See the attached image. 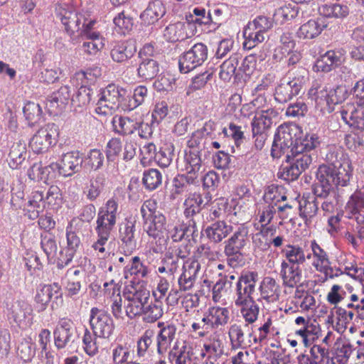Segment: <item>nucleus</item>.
Instances as JSON below:
<instances>
[{
  "mask_svg": "<svg viewBox=\"0 0 364 364\" xmlns=\"http://www.w3.org/2000/svg\"><path fill=\"white\" fill-rule=\"evenodd\" d=\"M326 27L322 18L309 20L301 26L298 31L299 38L312 39L318 36L323 29Z\"/></svg>",
  "mask_w": 364,
  "mask_h": 364,
  "instance_id": "obj_42",
  "label": "nucleus"
},
{
  "mask_svg": "<svg viewBox=\"0 0 364 364\" xmlns=\"http://www.w3.org/2000/svg\"><path fill=\"white\" fill-rule=\"evenodd\" d=\"M176 330V327L173 324H168L159 330L156 341L159 355H163L170 348L175 338Z\"/></svg>",
  "mask_w": 364,
  "mask_h": 364,
  "instance_id": "obj_35",
  "label": "nucleus"
},
{
  "mask_svg": "<svg viewBox=\"0 0 364 364\" xmlns=\"http://www.w3.org/2000/svg\"><path fill=\"white\" fill-rule=\"evenodd\" d=\"M117 209V202L111 198L99 210L95 228L97 234L110 236L111 232L116 224Z\"/></svg>",
  "mask_w": 364,
  "mask_h": 364,
  "instance_id": "obj_9",
  "label": "nucleus"
},
{
  "mask_svg": "<svg viewBox=\"0 0 364 364\" xmlns=\"http://www.w3.org/2000/svg\"><path fill=\"white\" fill-rule=\"evenodd\" d=\"M55 16L70 36L75 33L80 35L85 28H92L95 23V20L88 19L85 14L78 13L73 6L67 4L56 5Z\"/></svg>",
  "mask_w": 364,
  "mask_h": 364,
  "instance_id": "obj_1",
  "label": "nucleus"
},
{
  "mask_svg": "<svg viewBox=\"0 0 364 364\" xmlns=\"http://www.w3.org/2000/svg\"><path fill=\"white\" fill-rule=\"evenodd\" d=\"M317 197H309L302 198L299 202V215L308 225L311 223L313 218L316 215L318 210V202Z\"/></svg>",
  "mask_w": 364,
  "mask_h": 364,
  "instance_id": "obj_40",
  "label": "nucleus"
},
{
  "mask_svg": "<svg viewBox=\"0 0 364 364\" xmlns=\"http://www.w3.org/2000/svg\"><path fill=\"white\" fill-rule=\"evenodd\" d=\"M258 273L254 271L242 272L233 287L235 305H245L255 301Z\"/></svg>",
  "mask_w": 364,
  "mask_h": 364,
  "instance_id": "obj_5",
  "label": "nucleus"
},
{
  "mask_svg": "<svg viewBox=\"0 0 364 364\" xmlns=\"http://www.w3.org/2000/svg\"><path fill=\"white\" fill-rule=\"evenodd\" d=\"M282 188L275 185L267 187L263 196L264 203L278 207L281 202L287 200V196L282 193Z\"/></svg>",
  "mask_w": 364,
  "mask_h": 364,
  "instance_id": "obj_56",
  "label": "nucleus"
},
{
  "mask_svg": "<svg viewBox=\"0 0 364 364\" xmlns=\"http://www.w3.org/2000/svg\"><path fill=\"white\" fill-rule=\"evenodd\" d=\"M328 349L320 345H314L310 350V355L307 361L315 364H328L329 363Z\"/></svg>",
  "mask_w": 364,
  "mask_h": 364,
  "instance_id": "obj_61",
  "label": "nucleus"
},
{
  "mask_svg": "<svg viewBox=\"0 0 364 364\" xmlns=\"http://www.w3.org/2000/svg\"><path fill=\"white\" fill-rule=\"evenodd\" d=\"M235 306L240 308V314L245 320L244 323L250 326L257 321L260 309L255 300L250 301V303H247L245 305L238 304Z\"/></svg>",
  "mask_w": 364,
  "mask_h": 364,
  "instance_id": "obj_55",
  "label": "nucleus"
},
{
  "mask_svg": "<svg viewBox=\"0 0 364 364\" xmlns=\"http://www.w3.org/2000/svg\"><path fill=\"white\" fill-rule=\"evenodd\" d=\"M27 156L26 145L24 142L14 143L9 154L8 162L9 166L13 168H17L23 164Z\"/></svg>",
  "mask_w": 364,
  "mask_h": 364,
  "instance_id": "obj_46",
  "label": "nucleus"
},
{
  "mask_svg": "<svg viewBox=\"0 0 364 364\" xmlns=\"http://www.w3.org/2000/svg\"><path fill=\"white\" fill-rule=\"evenodd\" d=\"M58 135V127L54 123H48L39 129L31 137L29 146L36 154L45 153L55 144Z\"/></svg>",
  "mask_w": 364,
  "mask_h": 364,
  "instance_id": "obj_7",
  "label": "nucleus"
},
{
  "mask_svg": "<svg viewBox=\"0 0 364 364\" xmlns=\"http://www.w3.org/2000/svg\"><path fill=\"white\" fill-rule=\"evenodd\" d=\"M127 90L114 84H109L102 90L95 111L102 115L112 114L121 105Z\"/></svg>",
  "mask_w": 364,
  "mask_h": 364,
  "instance_id": "obj_4",
  "label": "nucleus"
},
{
  "mask_svg": "<svg viewBox=\"0 0 364 364\" xmlns=\"http://www.w3.org/2000/svg\"><path fill=\"white\" fill-rule=\"evenodd\" d=\"M295 323L298 326L295 334L300 337L305 347L310 346L318 337V328L311 323L309 319L303 316L297 317L295 319Z\"/></svg>",
  "mask_w": 364,
  "mask_h": 364,
  "instance_id": "obj_20",
  "label": "nucleus"
},
{
  "mask_svg": "<svg viewBox=\"0 0 364 364\" xmlns=\"http://www.w3.org/2000/svg\"><path fill=\"white\" fill-rule=\"evenodd\" d=\"M92 29L85 28L80 36H85L87 39L82 43L83 51L89 55H95L103 48L105 43L100 33Z\"/></svg>",
  "mask_w": 364,
  "mask_h": 364,
  "instance_id": "obj_37",
  "label": "nucleus"
},
{
  "mask_svg": "<svg viewBox=\"0 0 364 364\" xmlns=\"http://www.w3.org/2000/svg\"><path fill=\"white\" fill-rule=\"evenodd\" d=\"M105 294L109 296L111 311L116 318H123L122 299L120 294V288L114 279L104 284Z\"/></svg>",
  "mask_w": 364,
  "mask_h": 364,
  "instance_id": "obj_22",
  "label": "nucleus"
},
{
  "mask_svg": "<svg viewBox=\"0 0 364 364\" xmlns=\"http://www.w3.org/2000/svg\"><path fill=\"white\" fill-rule=\"evenodd\" d=\"M241 56L237 53H232L220 67L219 76L224 81H229L235 75Z\"/></svg>",
  "mask_w": 364,
  "mask_h": 364,
  "instance_id": "obj_50",
  "label": "nucleus"
},
{
  "mask_svg": "<svg viewBox=\"0 0 364 364\" xmlns=\"http://www.w3.org/2000/svg\"><path fill=\"white\" fill-rule=\"evenodd\" d=\"M141 213L144 220V230L149 236L160 238L166 230V218L158 210L155 200H146L141 207Z\"/></svg>",
  "mask_w": 364,
  "mask_h": 364,
  "instance_id": "obj_2",
  "label": "nucleus"
},
{
  "mask_svg": "<svg viewBox=\"0 0 364 364\" xmlns=\"http://www.w3.org/2000/svg\"><path fill=\"white\" fill-rule=\"evenodd\" d=\"M41 244L48 259H57L58 260L59 253L57 252V244L51 235L46 233L44 235H42Z\"/></svg>",
  "mask_w": 364,
  "mask_h": 364,
  "instance_id": "obj_62",
  "label": "nucleus"
},
{
  "mask_svg": "<svg viewBox=\"0 0 364 364\" xmlns=\"http://www.w3.org/2000/svg\"><path fill=\"white\" fill-rule=\"evenodd\" d=\"M127 301L124 306L126 315L133 318L143 312L145 305L150 300V291L145 287L140 284L132 286L124 293Z\"/></svg>",
  "mask_w": 364,
  "mask_h": 364,
  "instance_id": "obj_6",
  "label": "nucleus"
},
{
  "mask_svg": "<svg viewBox=\"0 0 364 364\" xmlns=\"http://www.w3.org/2000/svg\"><path fill=\"white\" fill-rule=\"evenodd\" d=\"M259 301L263 300L267 303H274L279 300L280 287L277 281L270 277L263 278L259 286Z\"/></svg>",
  "mask_w": 364,
  "mask_h": 364,
  "instance_id": "obj_24",
  "label": "nucleus"
},
{
  "mask_svg": "<svg viewBox=\"0 0 364 364\" xmlns=\"http://www.w3.org/2000/svg\"><path fill=\"white\" fill-rule=\"evenodd\" d=\"M320 144L319 137L315 134H308L304 139H295V151L306 152L316 149Z\"/></svg>",
  "mask_w": 364,
  "mask_h": 364,
  "instance_id": "obj_58",
  "label": "nucleus"
},
{
  "mask_svg": "<svg viewBox=\"0 0 364 364\" xmlns=\"http://www.w3.org/2000/svg\"><path fill=\"white\" fill-rule=\"evenodd\" d=\"M197 178L188 174L178 175L173 180L174 193L183 194L188 192L191 186L196 183Z\"/></svg>",
  "mask_w": 364,
  "mask_h": 364,
  "instance_id": "obj_63",
  "label": "nucleus"
},
{
  "mask_svg": "<svg viewBox=\"0 0 364 364\" xmlns=\"http://www.w3.org/2000/svg\"><path fill=\"white\" fill-rule=\"evenodd\" d=\"M318 11L320 14L323 16L335 18H345L349 13L347 6L338 3L322 5L319 7Z\"/></svg>",
  "mask_w": 364,
  "mask_h": 364,
  "instance_id": "obj_52",
  "label": "nucleus"
},
{
  "mask_svg": "<svg viewBox=\"0 0 364 364\" xmlns=\"http://www.w3.org/2000/svg\"><path fill=\"white\" fill-rule=\"evenodd\" d=\"M93 94L94 92L91 88L81 86L71 99L73 105L77 107H86L91 102Z\"/></svg>",
  "mask_w": 364,
  "mask_h": 364,
  "instance_id": "obj_59",
  "label": "nucleus"
},
{
  "mask_svg": "<svg viewBox=\"0 0 364 364\" xmlns=\"http://www.w3.org/2000/svg\"><path fill=\"white\" fill-rule=\"evenodd\" d=\"M313 259L312 265L316 271H323L325 267L330 265V259L327 252L316 242L311 241L310 245Z\"/></svg>",
  "mask_w": 364,
  "mask_h": 364,
  "instance_id": "obj_49",
  "label": "nucleus"
},
{
  "mask_svg": "<svg viewBox=\"0 0 364 364\" xmlns=\"http://www.w3.org/2000/svg\"><path fill=\"white\" fill-rule=\"evenodd\" d=\"M277 112L270 108L256 113L252 121V134L266 133L272 124V119L277 116Z\"/></svg>",
  "mask_w": 364,
  "mask_h": 364,
  "instance_id": "obj_27",
  "label": "nucleus"
},
{
  "mask_svg": "<svg viewBox=\"0 0 364 364\" xmlns=\"http://www.w3.org/2000/svg\"><path fill=\"white\" fill-rule=\"evenodd\" d=\"M55 345L58 349L70 346L75 339L73 322L68 318H62L54 331Z\"/></svg>",
  "mask_w": 364,
  "mask_h": 364,
  "instance_id": "obj_18",
  "label": "nucleus"
},
{
  "mask_svg": "<svg viewBox=\"0 0 364 364\" xmlns=\"http://www.w3.org/2000/svg\"><path fill=\"white\" fill-rule=\"evenodd\" d=\"M299 14V7L296 5H284L277 9L274 14V18L279 23H284L296 18Z\"/></svg>",
  "mask_w": 364,
  "mask_h": 364,
  "instance_id": "obj_57",
  "label": "nucleus"
},
{
  "mask_svg": "<svg viewBox=\"0 0 364 364\" xmlns=\"http://www.w3.org/2000/svg\"><path fill=\"white\" fill-rule=\"evenodd\" d=\"M166 14V7L159 0L149 3L146 9L141 14L140 18L144 25H153Z\"/></svg>",
  "mask_w": 364,
  "mask_h": 364,
  "instance_id": "obj_33",
  "label": "nucleus"
},
{
  "mask_svg": "<svg viewBox=\"0 0 364 364\" xmlns=\"http://www.w3.org/2000/svg\"><path fill=\"white\" fill-rule=\"evenodd\" d=\"M204 321L210 326L212 329L225 326L229 320V310L225 307L212 306L204 314Z\"/></svg>",
  "mask_w": 364,
  "mask_h": 364,
  "instance_id": "obj_31",
  "label": "nucleus"
},
{
  "mask_svg": "<svg viewBox=\"0 0 364 364\" xmlns=\"http://www.w3.org/2000/svg\"><path fill=\"white\" fill-rule=\"evenodd\" d=\"M230 237L225 241V247L242 250L249 242V230L245 224L233 225Z\"/></svg>",
  "mask_w": 364,
  "mask_h": 364,
  "instance_id": "obj_32",
  "label": "nucleus"
},
{
  "mask_svg": "<svg viewBox=\"0 0 364 364\" xmlns=\"http://www.w3.org/2000/svg\"><path fill=\"white\" fill-rule=\"evenodd\" d=\"M82 160L78 151H70L63 154L60 164L52 163L49 167L52 170H58L60 175L67 177L77 172L81 167Z\"/></svg>",
  "mask_w": 364,
  "mask_h": 364,
  "instance_id": "obj_15",
  "label": "nucleus"
},
{
  "mask_svg": "<svg viewBox=\"0 0 364 364\" xmlns=\"http://www.w3.org/2000/svg\"><path fill=\"white\" fill-rule=\"evenodd\" d=\"M6 309L8 314L11 316L14 321L18 325L24 322L27 316L30 315L32 311L31 306L25 301L7 302Z\"/></svg>",
  "mask_w": 364,
  "mask_h": 364,
  "instance_id": "obj_38",
  "label": "nucleus"
},
{
  "mask_svg": "<svg viewBox=\"0 0 364 364\" xmlns=\"http://www.w3.org/2000/svg\"><path fill=\"white\" fill-rule=\"evenodd\" d=\"M177 166L181 171H185L186 174L198 178L201 168V159L198 152L196 151L186 152L183 159H178Z\"/></svg>",
  "mask_w": 364,
  "mask_h": 364,
  "instance_id": "obj_23",
  "label": "nucleus"
},
{
  "mask_svg": "<svg viewBox=\"0 0 364 364\" xmlns=\"http://www.w3.org/2000/svg\"><path fill=\"white\" fill-rule=\"evenodd\" d=\"M333 185L336 186V178L332 164L319 166L316 171V181L313 186L314 196L326 198L331 193H334Z\"/></svg>",
  "mask_w": 364,
  "mask_h": 364,
  "instance_id": "obj_10",
  "label": "nucleus"
},
{
  "mask_svg": "<svg viewBox=\"0 0 364 364\" xmlns=\"http://www.w3.org/2000/svg\"><path fill=\"white\" fill-rule=\"evenodd\" d=\"M60 295V287L58 283L43 286L37 291L35 297L38 311H44L53 296L58 298Z\"/></svg>",
  "mask_w": 364,
  "mask_h": 364,
  "instance_id": "obj_30",
  "label": "nucleus"
},
{
  "mask_svg": "<svg viewBox=\"0 0 364 364\" xmlns=\"http://www.w3.org/2000/svg\"><path fill=\"white\" fill-rule=\"evenodd\" d=\"M150 271L147 265L143 263L139 257H132L124 270V277L128 279L129 274L137 278H146Z\"/></svg>",
  "mask_w": 364,
  "mask_h": 364,
  "instance_id": "obj_43",
  "label": "nucleus"
},
{
  "mask_svg": "<svg viewBox=\"0 0 364 364\" xmlns=\"http://www.w3.org/2000/svg\"><path fill=\"white\" fill-rule=\"evenodd\" d=\"M213 14L208 11L206 14L205 9L203 8H195L193 13L189 16H186L187 22L192 23H197L198 25H208L213 22Z\"/></svg>",
  "mask_w": 364,
  "mask_h": 364,
  "instance_id": "obj_60",
  "label": "nucleus"
},
{
  "mask_svg": "<svg viewBox=\"0 0 364 364\" xmlns=\"http://www.w3.org/2000/svg\"><path fill=\"white\" fill-rule=\"evenodd\" d=\"M70 97V90L68 86H62L57 91L48 97L46 107L50 114H57L62 111L68 103Z\"/></svg>",
  "mask_w": 364,
  "mask_h": 364,
  "instance_id": "obj_25",
  "label": "nucleus"
},
{
  "mask_svg": "<svg viewBox=\"0 0 364 364\" xmlns=\"http://www.w3.org/2000/svg\"><path fill=\"white\" fill-rule=\"evenodd\" d=\"M295 139L289 127L280 126L274 135L272 146L271 154L273 158H280L286 155L289 159L291 154L296 153Z\"/></svg>",
  "mask_w": 364,
  "mask_h": 364,
  "instance_id": "obj_8",
  "label": "nucleus"
},
{
  "mask_svg": "<svg viewBox=\"0 0 364 364\" xmlns=\"http://www.w3.org/2000/svg\"><path fill=\"white\" fill-rule=\"evenodd\" d=\"M233 231V225L224 220H218L205 230L207 237L214 243H220Z\"/></svg>",
  "mask_w": 364,
  "mask_h": 364,
  "instance_id": "obj_28",
  "label": "nucleus"
},
{
  "mask_svg": "<svg viewBox=\"0 0 364 364\" xmlns=\"http://www.w3.org/2000/svg\"><path fill=\"white\" fill-rule=\"evenodd\" d=\"M90 323L94 336L96 337L108 338L114 329L113 322L109 315L97 308L91 309Z\"/></svg>",
  "mask_w": 364,
  "mask_h": 364,
  "instance_id": "obj_13",
  "label": "nucleus"
},
{
  "mask_svg": "<svg viewBox=\"0 0 364 364\" xmlns=\"http://www.w3.org/2000/svg\"><path fill=\"white\" fill-rule=\"evenodd\" d=\"M203 198L200 193H190L183 203L184 215L189 220L193 219V217L199 213L203 205Z\"/></svg>",
  "mask_w": 364,
  "mask_h": 364,
  "instance_id": "obj_48",
  "label": "nucleus"
},
{
  "mask_svg": "<svg viewBox=\"0 0 364 364\" xmlns=\"http://www.w3.org/2000/svg\"><path fill=\"white\" fill-rule=\"evenodd\" d=\"M197 231L196 223L193 219L188 220L186 224H178L168 230V234L173 242L181 241L186 235L193 236Z\"/></svg>",
  "mask_w": 364,
  "mask_h": 364,
  "instance_id": "obj_47",
  "label": "nucleus"
},
{
  "mask_svg": "<svg viewBox=\"0 0 364 364\" xmlns=\"http://www.w3.org/2000/svg\"><path fill=\"white\" fill-rule=\"evenodd\" d=\"M159 72V64L153 58H146L144 60H141L137 68V75L142 80L154 79Z\"/></svg>",
  "mask_w": 364,
  "mask_h": 364,
  "instance_id": "obj_41",
  "label": "nucleus"
},
{
  "mask_svg": "<svg viewBox=\"0 0 364 364\" xmlns=\"http://www.w3.org/2000/svg\"><path fill=\"white\" fill-rule=\"evenodd\" d=\"M136 52L135 42L126 41L117 43L110 50V56L114 62L123 63L131 59Z\"/></svg>",
  "mask_w": 364,
  "mask_h": 364,
  "instance_id": "obj_26",
  "label": "nucleus"
},
{
  "mask_svg": "<svg viewBox=\"0 0 364 364\" xmlns=\"http://www.w3.org/2000/svg\"><path fill=\"white\" fill-rule=\"evenodd\" d=\"M340 114L343 122L350 127L364 128V107L356 108L353 104H347L342 107Z\"/></svg>",
  "mask_w": 364,
  "mask_h": 364,
  "instance_id": "obj_21",
  "label": "nucleus"
},
{
  "mask_svg": "<svg viewBox=\"0 0 364 364\" xmlns=\"http://www.w3.org/2000/svg\"><path fill=\"white\" fill-rule=\"evenodd\" d=\"M345 209L347 218L355 219L359 225H364V190L355 191L350 196Z\"/></svg>",
  "mask_w": 364,
  "mask_h": 364,
  "instance_id": "obj_19",
  "label": "nucleus"
},
{
  "mask_svg": "<svg viewBox=\"0 0 364 364\" xmlns=\"http://www.w3.org/2000/svg\"><path fill=\"white\" fill-rule=\"evenodd\" d=\"M244 36L245 41L243 46L245 48L249 50L255 48L259 43H262L265 39L264 33L255 29L251 30L248 26L244 31Z\"/></svg>",
  "mask_w": 364,
  "mask_h": 364,
  "instance_id": "obj_64",
  "label": "nucleus"
},
{
  "mask_svg": "<svg viewBox=\"0 0 364 364\" xmlns=\"http://www.w3.org/2000/svg\"><path fill=\"white\" fill-rule=\"evenodd\" d=\"M193 25L188 22H176L167 26L164 30V36L170 42H176L182 41L193 35V32L188 33L187 30L190 29Z\"/></svg>",
  "mask_w": 364,
  "mask_h": 364,
  "instance_id": "obj_34",
  "label": "nucleus"
},
{
  "mask_svg": "<svg viewBox=\"0 0 364 364\" xmlns=\"http://www.w3.org/2000/svg\"><path fill=\"white\" fill-rule=\"evenodd\" d=\"M218 252L214 251L208 244H201L193 252V257L202 266H207L209 262L216 260Z\"/></svg>",
  "mask_w": 364,
  "mask_h": 364,
  "instance_id": "obj_53",
  "label": "nucleus"
},
{
  "mask_svg": "<svg viewBox=\"0 0 364 364\" xmlns=\"http://www.w3.org/2000/svg\"><path fill=\"white\" fill-rule=\"evenodd\" d=\"M282 253L288 263L300 265L306 262V254L303 247L298 245H287L282 250Z\"/></svg>",
  "mask_w": 364,
  "mask_h": 364,
  "instance_id": "obj_44",
  "label": "nucleus"
},
{
  "mask_svg": "<svg viewBox=\"0 0 364 364\" xmlns=\"http://www.w3.org/2000/svg\"><path fill=\"white\" fill-rule=\"evenodd\" d=\"M327 157L333 167L336 186H346L350 181L353 172L351 161L349 158L347 156L342 155L340 159L333 161V158H336L333 153H331L330 156H327Z\"/></svg>",
  "mask_w": 364,
  "mask_h": 364,
  "instance_id": "obj_16",
  "label": "nucleus"
},
{
  "mask_svg": "<svg viewBox=\"0 0 364 364\" xmlns=\"http://www.w3.org/2000/svg\"><path fill=\"white\" fill-rule=\"evenodd\" d=\"M288 75L289 80L275 88L274 99L279 103H286L300 93L306 82L307 70L299 68L289 71Z\"/></svg>",
  "mask_w": 364,
  "mask_h": 364,
  "instance_id": "obj_3",
  "label": "nucleus"
},
{
  "mask_svg": "<svg viewBox=\"0 0 364 364\" xmlns=\"http://www.w3.org/2000/svg\"><path fill=\"white\" fill-rule=\"evenodd\" d=\"M280 276L285 287L294 288L301 280V269L299 265L292 264L288 263L286 260H282Z\"/></svg>",
  "mask_w": 364,
  "mask_h": 364,
  "instance_id": "obj_29",
  "label": "nucleus"
},
{
  "mask_svg": "<svg viewBox=\"0 0 364 364\" xmlns=\"http://www.w3.org/2000/svg\"><path fill=\"white\" fill-rule=\"evenodd\" d=\"M66 238L67 246L59 252L58 265L60 267L68 265L72 261L80 245V237L73 230L72 223L66 228Z\"/></svg>",
  "mask_w": 364,
  "mask_h": 364,
  "instance_id": "obj_17",
  "label": "nucleus"
},
{
  "mask_svg": "<svg viewBox=\"0 0 364 364\" xmlns=\"http://www.w3.org/2000/svg\"><path fill=\"white\" fill-rule=\"evenodd\" d=\"M164 314L163 304L159 299H156L154 302L148 301L145 305L143 312V319L147 323H154L159 319Z\"/></svg>",
  "mask_w": 364,
  "mask_h": 364,
  "instance_id": "obj_51",
  "label": "nucleus"
},
{
  "mask_svg": "<svg viewBox=\"0 0 364 364\" xmlns=\"http://www.w3.org/2000/svg\"><path fill=\"white\" fill-rule=\"evenodd\" d=\"M309 97L314 101L315 107L322 112H331L330 95L328 91L320 86L313 85L308 92Z\"/></svg>",
  "mask_w": 364,
  "mask_h": 364,
  "instance_id": "obj_36",
  "label": "nucleus"
},
{
  "mask_svg": "<svg viewBox=\"0 0 364 364\" xmlns=\"http://www.w3.org/2000/svg\"><path fill=\"white\" fill-rule=\"evenodd\" d=\"M168 358L172 364H191L196 359L193 343L177 340L170 349Z\"/></svg>",
  "mask_w": 364,
  "mask_h": 364,
  "instance_id": "obj_12",
  "label": "nucleus"
},
{
  "mask_svg": "<svg viewBox=\"0 0 364 364\" xmlns=\"http://www.w3.org/2000/svg\"><path fill=\"white\" fill-rule=\"evenodd\" d=\"M208 58V48L203 43H196L185 52L179 58V69L187 73L202 65Z\"/></svg>",
  "mask_w": 364,
  "mask_h": 364,
  "instance_id": "obj_11",
  "label": "nucleus"
},
{
  "mask_svg": "<svg viewBox=\"0 0 364 364\" xmlns=\"http://www.w3.org/2000/svg\"><path fill=\"white\" fill-rule=\"evenodd\" d=\"M343 60V55L339 51L328 50L316 60L315 66L318 70L328 72L340 65Z\"/></svg>",
  "mask_w": 364,
  "mask_h": 364,
  "instance_id": "obj_39",
  "label": "nucleus"
},
{
  "mask_svg": "<svg viewBox=\"0 0 364 364\" xmlns=\"http://www.w3.org/2000/svg\"><path fill=\"white\" fill-rule=\"evenodd\" d=\"M250 326L242 322L232 323L228 329V336L232 348H247L252 346V332Z\"/></svg>",
  "mask_w": 364,
  "mask_h": 364,
  "instance_id": "obj_14",
  "label": "nucleus"
},
{
  "mask_svg": "<svg viewBox=\"0 0 364 364\" xmlns=\"http://www.w3.org/2000/svg\"><path fill=\"white\" fill-rule=\"evenodd\" d=\"M134 235V225L132 222H127L124 226L119 230L120 240L128 252H132L136 247Z\"/></svg>",
  "mask_w": 364,
  "mask_h": 364,
  "instance_id": "obj_54",
  "label": "nucleus"
},
{
  "mask_svg": "<svg viewBox=\"0 0 364 364\" xmlns=\"http://www.w3.org/2000/svg\"><path fill=\"white\" fill-rule=\"evenodd\" d=\"M114 131L122 135L134 133L139 127V122L127 117L114 116L112 121Z\"/></svg>",
  "mask_w": 364,
  "mask_h": 364,
  "instance_id": "obj_45",
  "label": "nucleus"
}]
</instances>
